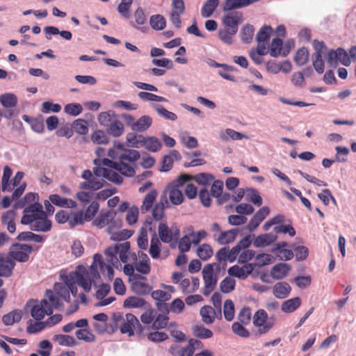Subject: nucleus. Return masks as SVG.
Masks as SVG:
<instances>
[{"label": "nucleus", "instance_id": "obj_45", "mask_svg": "<svg viewBox=\"0 0 356 356\" xmlns=\"http://www.w3.org/2000/svg\"><path fill=\"white\" fill-rule=\"evenodd\" d=\"M197 256L203 261H207L213 255V249L207 243L200 245L197 249Z\"/></svg>", "mask_w": 356, "mask_h": 356}, {"label": "nucleus", "instance_id": "obj_59", "mask_svg": "<svg viewBox=\"0 0 356 356\" xmlns=\"http://www.w3.org/2000/svg\"><path fill=\"white\" fill-rule=\"evenodd\" d=\"M169 198L172 204L175 205H179L184 201V196L181 191L175 187H173L170 190Z\"/></svg>", "mask_w": 356, "mask_h": 356}, {"label": "nucleus", "instance_id": "obj_51", "mask_svg": "<svg viewBox=\"0 0 356 356\" xmlns=\"http://www.w3.org/2000/svg\"><path fill=\"white\" fill-rule=\"evenodd\" d=\"M134 16L135 18V24H132V26L137 29L142 30V28H140L138 26L143 25L147 22V17L144 10L141 7H138L135 10Z\"/></svg>", "mask_w": 356, "mask_h": 356}, {"label": "nucleus", "instance_id": "obj_16", "mask_svg": "<svg viewBox=\"0 0 356 356\" xmlns=\"http://www.w3.org/2000/svg\"><path fill=\"white\" fill-rule=\"evenodd\" d=\"M277 239L274 233H268L258 235L253 241V245L256 248H264L273 244Z\"/></svg>", "mask_w": 356, "mask_h": 356}, {"label": "nucleus", "instance_id": "obj_58", "mask_svg": "<svg viewBox=\"0 0 356 356\" xmlns=\"http://www.w3.org/2000/svg\"><path fill=\"white\" fill-rule=\"evenodd\" d=\"M283 42L278 38L273 39L270 46V55L272 57H277L281 54Z\"/></svg>", "mask_w": 356, "mask_h": 356}, {"label": "nucleus", "instance_id": "obj_57", "mask_svg": "<svg viewBox=\"0 0 356 356\" xmlns=\"http://www.w3.org/2000/svg\"><path fill=\"white\" fill-rule=\"evenodd\" d=\"M69 225L70 227H74L77 225H83L85 221L84 216L81 211L74 212L70 211Z\"/></svg>", "mask_w": 356, "mask_h": 356}, {"label": "nucleus", "instance_id": "obj_20", "mask_svg": "<svg viewBox=\"0 0 356 356\" xmlns=\"http://www.w3.org/2000/svg\"><path fill=\"white\" fill-rule=\"evenodd\" d=\"M113 213L108 211H102L99 215L94 219L92 225L99 229L103 228L106 225L111 226L113 223Z\"/></svg>", "mask_w": 356, "mask_h": 356}, {"label": "nucleus", "instance_id": "obj_47", "mask_svg": "<svg viewBox=\"0 0 356 356\" xmlns=\"http://www.w3.org/2000/svg\"><path fill=\"white\" fill-rule=\"evenodd\" d=\"M193 335L200 339H209L213 336V332L203 325H195L193 327Z\"/></svg>", "mask_w": 356, "mask_h": 356}, {"label": "nucleus", "instance_id": "obj_7", "mask_svg": "<svg viewBox=\"0 0 356 356\" xmlns=\"http://www.w3.org/2000/svg\"><path fill=\"white\" fill-rule=\"evenodd\" d=\"M0 103L4 108V118L10 120L17 116L19 111L17 108V97L13 93H5L0 95Z\"/></svg>", "mask_w": 356, "mask_h": 356}, {"label": "nucleus", "instance_id": "obj_4", "mask_svg": "<svg viewBox=\"0 0 356 356\" xmlns=\"http://www.w3.org/2000/svg\"><path fill=\"white\" fill-rule=\"evenodd\" d=\"M21 223L29 225L30 229L35 232H47L51 228V222L47 218V213H41V216L23 215Z\"/></svg>", "mask_w": 356, "mask_h": 356}, {"label": "nucleus", "instance_id": "obj_15", "mask_svg": "<svg viewBox=\"0 0 356 356\" xmlns=\"http://www.w3.org/2000/svg\"><path fill=\"white\" fill-rule=\"evenodd\" d=\"M152 297L158 301L156 306L161 310L168 312V305L165 302L171 298V294L163 290H156L152 292Z\"/></svg>", "mask_w": 356, "mask_h": 356}, {"label": "nucleus", "instance_id": "obj_55", "mask_svg": "<svg viewBox=\"0 0 356 356\" xmlns=\"http://www.w3.org/2000/svg\"><path fill=\"white\" fill-rule=\"evenodd\" d=\"M83 111V107L79 103H70L64 106V112L72 116H77Z\"/></svg>", "mask_w": 356, "mask_h": 356}, {"label": "nucleus", "instance_id": "obj_2", "mask_svg": "<svg viewBox=\"0 0 356 356\" xmlns=\"http://www.w3.org/2000/svg\"><path fill=\"white\" fill-rule=\"evenodd\" d=\"M129 253L130 243L127 241L109 246L104 251V254L107 257V262L111 263L115 268L120 265L119 259L122 263L128 261Z\"/></svg>", "mask_w": 356, "mask_h": 356}, {"label": "nucleus", "instance_id": "obj_26", "mask_svg": "<svg viewBox=\"0 0 356 356\" xmlns=\"http://www.w3.org/2000/svg\"><path fill=\"white\" fill-rule=\"evenodd\" d=\"M158 193L155 189L150 191L144 197L143 204L140 207V211L145 213L152 209L153 203L156 200Z\"/></svg>", "mask_w": 356, "mask_h": 356}, {"label": "nucleus", "instance_id": "obj_62", "mask_svg": "<svg viewBox=\"0 0 356 356\" xmlns=\"http://www.w3.org/2000/svg\"><path fill=\"white\" fill-rule=\"evenodd\" d=\"M74 131L81 135H86L88 131V122L83 119H76L74 121Z\"/></svg>", "mask_w": 356, "mask_h": 356}, {"label": "nucleus", "instance_id": "obj_42", "mask_svg": "<svg viewBox=\"0 0 356 356\" xmlns=\"http://www.w3.org/2000/svg\"><path fill=\"white\" fill-rule=\"evenodd\" d=\"M19 241H34L35 243H42L44 238L39 234H35L31 232H22L17 237Z\"/></svg>", "mask_w": 356, "mask_h": 356}, {"label": "nucleus", "instance_id": "obj_32", "mask_svg": "<svg viewBox=\"0 0 356 356\" xmlns=\"http://www.w3.org/2000/svg\"><path fill=\"white\" fill-rule=\"evenodd\" d=\"M220 138L223 141H228L229 140H238L248 138V136L234 129H227L220 133Z\"/></svg>", "mask_w": 356, "mask_h": 356}, {"label": "nucleus", "instance_id": "obj_17", "mask_svg": "<svg viewBox=\"0 0 356 356\" xmlns=\"http://www.w3.org/2000/svg\"><path fill=\"white\" fill-rule=\"evenodd\" d=\"M259 0H225L222 5L224 11H229L244 8L252 4Z\"/></svg>", "mask_w": 356, "mask_h": 356}, {"label": "nucleus", "instance_id": "obj_28", "mask_svg": "<svg viewBox=\"0 0 356 356\" xmlns=\"http://www.w3.org/2000/svg\"><path fill=\"white\" fill-rule=\"evenodd\" d=\"M162 147L161 141L155 136H144L143 147L147 150L156 152Z\"/></svg>", "mask_w": 356, "mask_h": 356}, {"label": "nucleus", "instance_id": "obj_8", "mask_svg": "<svg viewBox=\"0 0 356 356\" xmlns=\"http://www.w3.org/2000/svg\"><path fill=\"white\" fill-rule=\"evenodd\" d=\"M275 318H268L266 312L264 309H259L253 316V323L259 327L258 332L260 334L268 332L273 326Z\"/></svg>", "mask_w": 356, "mask_h": 356}, {"label": "nucleus", "instance_id": "obj_5", "mask_svg": "<svg viewBox=\"0 0 356 356\" xmlns=\"http://www.w3.org/2000/svg\"><path fill=\"white\" fill-rule=\"evenodd\" d=\"M113 317L117 323L121 320L123 321L120 328L122 334H127L131 337L134 334V331L138 334H140L143 332V326L134 314H127L125 318H123L120 314H114Z\"/></svg>", "mask_w": 356, "mask_h": 356}, {"label": "nucleus", "instance_id": "obj_9", "mask_svg": "<svg viewBox=\"0 0 356 356\" xmlns=\"http://www.w3.org/2000/svg\"><path fill=\"white\" fill-rule=\"evenodd\" d=\"M350 58V54L341 47L336 50L331 49L327 55V63L332 67H336L339 62L345 66H349L351 63Z\"/></svg>", "mask_w": 356, "mask_h": 356}, {"label": "nucleus", "instance_id": "obj_14", "mask_svg": "<svg viewBox=\"0 0 356 356\" xmlns=\"http://www.w3.org/2000/svg\"><path fill=\"white\" fill-rule=\"evenodd\" d=\"M99 268V267L92 265H91L88 269L83 266H78L74 272H83V274L86 275L84 277L86 281L89 282L90 286L91 287L92 283L100 279V275L98 270Z\"/></svg>", "mask_w": 356, "mask_h": 356}, {"label": "nucleus", "instance_id": "obj_29", "mask_svg": "<svg viewBox=\"0 0 356 356\" xmlns=\"http://www.w3.org/2000/svg\"><path fill=\"white\" fill-rule=\"evenodd\" d=\"M301 302L302 300L299 297L289 299L282 304L281 309L284 313H292L300 306Z\"/></svg>", "mask_w": 356, "mask_h": 356}, {"label": "nucleus", "instance_id": "obj_1", "mask_svg": "<svg viewBox=\"0 0 356 356\" xmlns=\"http://www.w3.org/2000/svg\"><path fill=\"white\" fill-rule=\"evenodd\" d=\"M140 156V152L136 149H124L119 155L118 161L108 159H96L93 163L95 165L106 166L118 170L124 176L131 177L135 175V162Z\"/></svg>", "mask_w": 356, "mask_h": 356}, {"label": "nucleus", "instance_id": "obj_56", "mask_svg": "<svg viewBox=\"0 0 356 356\" xmlns=\"http://www.w3.org/2000/svg\"><path fill=\"white\" fill-rule=\"evenodd\" d=\"M223 313L225 319L231 321L234 318V305L232 300L228 299L224 302Z\"/></svg>", "mask_w": 356, "mask_h": 356}, {"label": "nucleus", "instance_id": "obj_34", "mask_svg": "<svg viewBox=\"0 0 356 356\" xmlns=\"http://www.w3.org/2000/svg\"><path fill=\"white\" fill-rule=\"evenodd\" d=\"M108 232L111 234V239L112 241H120L129 238L134 232L129 229H123L122 231L113 232L111 226H108Z\"/></svg>", "mask_w": 356, "mask_h": 356}, {"label": "nucleus", "instance_id": "obj_48", "mask_svg": "<svg viewBox=\"0 0 356 356\" xmlns=\"http://www.w3.org/2000/svg\"><path fill=\"white\" fill-rule=\"evenodd\" d=\"M22 120L28 122L31 125L32 129L35 132L41 133L43 131L44 124L42 121L36 118H31L27 115H23Z\"/></svg>", "mask_w": 356, "mask_h": 356}, {"label": "nucleus", "instance_id": "obj_10", "mask_svg": "<svg viewBox=\"0 0 356 356\" xmlns=\"http://www.w3.org/2000/svg\"><path fill=\"white\" fill-rule=\"evenodd\" d=\"M215 264H208L204 266L202 270L203 280L204 287L202 293L205 296H208L213 291L216 286L217 278L213 276V266Z\"/></svg>", "mask_w": 356, "mask_h": 356}, {"label": "nucleus", "instance_id": "obj_13", "mask_svg": "<svg viewBox=\"0 0 356 356\" xmlns=\"http://www.w3.org/2000/svg\"><path fill=\"white\" fill-rule=\"evenodd\" d=\"M254 266L252 264H245L243 266L234 265L228 269V273L231 276L244 280L252 273Z\"/></svg>", "mask_w": 356, "mask_h": 356}, {"label": "nucleus", "instance_id": "obj_19", "mask_svg": "<svg viewBox=\"0 0 356 356\" xmlns=\"http://www.w3.org/2000/svg\"><path fill=\"white\" fill-rule=\"evenodd\" d=\"M239 229H232L228 231L221 232L216 241L220 245H226L234 242L238 234H239Z\"/></svg>", "mask_w": 356, "mask_h": 356}, {"label": "nucleus", "instance_id": "obj_43", "mask_svg": "<svg viewBox=\"0 0 356 356\" xmlns=\"http://www.w3.org/2000/svg\"><path fill=\"white\" fill-rule=\"evenodd\" d=\"M145 300L139 297L130 296L125 299L124 301V307L129 308H141L145 305Z\"/></svg>", "mask_w": 356, "mask_h": 356}, {"label": "nucleus", "instance_id": "obj_54", "mask_svg": "<svg viewBox=\"0 0 356 356\" xmlns=\"http://www.w3.org/2000/svg\"><path fill=\"white\" fill-rule=\"evenodd\" d=\"M236 285V281L231 277H226L220 284V291L224 293H228L232 291Z\"/></svg>", "mask_w": 356, "mask_h": 356}, {"label": "nucleus", "instance_id": "obj_31", "mask_svg": "<svg viewBox=\"0 0 356 356\" xmlns=\"http://www.w3.org/2000/svg\"><path fill=\"white\" fill-rule=\"evenodd\" d=\"M132 291L138 295H147L152 291V286L140 280H134L131 282Z\"/></svg>", "mask_w": 356, "mask_h": 356}, {"label": "nucleus", "instance_id": "obj_12", "mask_svg": "<svg viewBox=\"0 0 356 356\" xmlns=\"http://www.w3.org/2000/svg\"><path fill=\"white\" fill-rule=\"evenodd\" d=\"M33 250L31 245L28 244H15L11 248L8 256L13 261L16 260L19 262H25L29 259V254Z\"/></svg>", "mask_w": 356, "mask_h": 356}, {"label": "nucleus", "instance_id": "obj_35", "mask_svg": "<svg viewBox=\"0 0 356 356\" xmlns=\"http://www.w3.org/2000/svg\"><path fill=\"white\" fill-rule=\"evenodd\" d=\"M22 312L21 310H13L2 317V321L6 325H12L18 323L22 319Z\"/></svg>", "mask_w": 356, "mask_h": 356}, {"label": "nucleus", "instance_id": "obj_44", "mask_svg": "<svg viewBox=\"0 0 356 356\" xmlns=\"http://www.w3.org/2000/svg\"><path fill=\"white\" fill-rule=\"evenodd\" d=\"M107 131L114 137H119L124 132V124L120 120H114L109 124Z\"/></svg>", "mask_w": 356, "mask_h": 356}, {"label": "nucleus", "instance_id": "obj_64", "mask_svg": "<svg viewBox=\"0 0 356 356\" xmlns=\"http://www.w3.org/2000/svg\"><path fill=\"white\" fill-rule=\"evenodd\" d=\"M133 0H121L118 6V11L121 15L125 18L130 17L129 10L132 4Z\"/></svg>", "mask_w": 356, "mask_h": 356}, {"label": "nucleus", "instance_id": "obj_61", "mask_svg": "<svg viewBox=\"0 0 356 356\" xmlns=\"http://www.w3.org/2000/svg\"><path fill=\"white\" fill-rule=\"evenodd\" d=\"M254 27L252 25L247 24L242 28L241 33V40L245 43H249L252 41L254 35Z\"/></svg>", "mask_w": 356, "mask_h": 356}, {"label": "nucleus", "instance_id": "obj_27", "mask_svg": "<svg viewBox=\"0 0 356 356\" xmlns=\"http://www.w3.org/2000/svg\"><path fill=\"white\" fill-rule=\"evenodd\" d=\"M152 124V118L149 115H143L137 120L134 128V131L144 132L147 131Z\"/></svg>", "mask_w": 356, "mask_h": 356}, {"label": "nucleus", "instance_id": "obj_37", "mask_svg": "<svg viewBox=\"0 0 356 356\" xmlns=\"http://www.w3.org/2000/svg\"><path fill=\"white\" fill-rule=\"evenodd\" d=\"M218 5V0H207L202 8L201 15L205 18L211 17Z\"/></svg>", "mask_w": 356, "mask_h": 356}, {"label": "nucleus", "instance_id": "obj_50", "mask_svg": "<svg viewBox=\"0 0 356 356\" xmlns=\"http://www.w3.org/2000/svg\"><path fill=\"white\" fill-rule=\"evenodd\" d=\"M24 212V215H33L34 216H41V213H46L43 211L42 205L36 202L26 207Z\"/></svg>", "mask_w": 356, "mask_h": 356}, {"label": "nucleus", "instance_id": "obj_3", "mask_svg": "<svg viewBox=\"0 0 356 356\" xmlns=\"http://www.w3.org/2000/svg\"><path fill=\"white\" fill-rule=\"evenodd\" d=\"M85 276L81 271H72L69 275L61 276V277L65 285L67 286L69 292L76 297L78 293L76 284L82 287L86 293H88L91 290L89 282H87L84 278Z\"/></svg>", "mask_w": 356, "mask_h": 356}, {"label": "nucleus", "instance_id": "obj_18", "mask_svg": "<svg viewBox=\"0 0 356 356\" xmlns=\"http://www.w3.org/2000/svg\"><path fill=\"white\" fill-rule=\"evenodd\" d=\"M49 199L53 204L59 207L72 209L75 208L77 205L75 201L62 197L58 194L50 195Z\"/></svg>", "mask_w": 356, "mask_h": 356}, {"label": "nucleus", "instance_id": "obj_53", "mask_svg": "<svg viewBox=\"0 0 356 356\" xmlns=\"http://www.w3.org/2000/svg\"><path fill=\"white\" fill-rule=\"evenodd\" d=\"M273 29L270 26H263L256 35V40L258 42H264L270 38Z\"/></svg>", "mask_w": 356, "mask_h": 356}, {"label": "nucleus", "instance_id": "obj_21", "mask_svg": "<svg viewBox=\"0 0 356 356\" xmlns=\"http://www.w3.org/2000/svg\"><path fill=\"white\" fill-rule=\"evenodd\" d=\"M291 270V266L286 263H280L275 265L270 271V275L275 280L285 277Z\"/></svg>", "mask_w": 356, "mask_h": 356}, {"label": "nucleus", "instance_id": "obj_41", "mask_svg": "<svg viewBox=\"0 0 356 356\" xmlns=\"http://www.w3.org/2000/svg\"><path fill=\"white\" fill-rule=\"evenodd\" d=\"M53 341L58 342L60 346L72 347L76 345L74 338L70 335L55 334L53 337Z\"/></svg>", "mask_w": 356, "mask_h": 356}, {"label": "nucleus", "instance_id": "obj_49", "mask_svg": "<svg viewBox=\"0 0 356 356\" xmlns=\"http://www.w3.org/2000/svg\"><path fill=\"white\" fill-rule=\"evenodd\" d=\"M168 313L163 314H159L156 317L155 316L154 320L152 323V327L154 330H161L165 328L168 325L169 317Z\"/></svg>", "mask_w": 356, "mask_h": 356}, {"label": "nucleus", "instance_id": "obj_33", "mask_svg": "<svg viewBox=\"0 0 356 356\" xmlns=\"http://www.w3.org/2000/svg\"><path fill=\"white\" fill-rule=\"evenodd\" d=\"M167 204L168 200L166 196H163L159 202L154 205L152 209V216L154 220H160L162 219L164 215L165 205Z\"/></svg>", "mask_w": 356, "mask_h": 356}, {"label": "nucleus", "instance_id": "obj_6", "mask_svg": "<svg viewBox=\"0 0 356 356\" xmlns=\"http://www.w3.org/2000/svg\"><path fill=\"white\" fill-rule=\"evenodd\" d=\"M158 235L161 241L174 248L179 237L180 230L176 226L170 228L166 223L161 222L158 227Z\"/></svg>", "mask_w": 356, "mask_h": 356}, {"label": "nucleus", "instance_id": "obj_60", "mask_svg": "<svg viewBox=\"0 0 356 356\" xmlns=\"http://www.w3.org/2000/svg\"><path fill=\"white\" fill-rule=\"evenodd\" d=\"M214 179V177L209 173H200L192 176V180L195 181L200 185H209Z\"/></svg>", "mask_w": 356, "mask_h": 356}, {"label": "nucleus", "instance_id": "obj_52", "mask_svg": "<svg viewBox=\"0 0 356 356\" xmlns=\"http://www.w3.org/2000/svg\"><path fill=\"white\" fill-rule=\"evenodd\" d=\"M246 200L258 207L262 204V198L259 195V193L254 188H247Z\"/></svg>", "mask_w": 356, "mask_h": 356}, {"label": "nucleus", "instance_id": "obj_40", "mask_svg": "<svg viewBox=\"0 0 356 356\" xmlns=\"http://www.w3.org/2000/svg\"><path fill=\"white\" fill-rule=\"evenodd\" d=\"M152 106L156 111L159 115L165 120L175 121L177 119V115L175 113L168 111L162 105L152 104Z\"/></svg>", "mask_w": 356, "mask_h": 356}, {"label": "nucleus", "instance_id": "obj_24", "mask_svg": "<svg viewBox=\"0 0 356 356\" xmlns=\"http://www.w3.org/2000/svg\"><path fill=\"white\" fill-rule=\"evenodd\" d=\"M17 212L15 210L6 211L1 217L2 223L7 226V229L10 233H14L16 230L15 219Z\"/></svg>", "mask_w": 356, "mask_h": 356}, {"label": "nucleus", "instance_id": "obj_63", "mask_svg": "<svg viewBox=\"0 0 356 356\" xmlns=\"http://www.w3.org/2000/svg\"><path fill=\"white\" fill-rule=\"evenodd\" d=\"M99 209V204L97 201H92L89 207L86 209L84 213V218L86 221L91 220L96 213L98 212Z\"/></svg>", "mask_w": 356, "mask_h": 356}, {"label": "nucleus", "instance_id": "obj_38", "mask_svg": "<svg viewBox=\"0 0 356 356\" xmlns=\"http://www.w3.org/2000/svg\"><path fill=\"white\" fill-rule=\"evenodd\" d=\"M149 24L154 30L161 31L166 26V20L161 15H153L149 18Z\"/></svg>", "mask_w": 356, "mask_h": 356}, {"label": "nucleus", "instance_id": "obj_30", "mask_svg": "<svg viewBox=\"0 0 356 356\" xmlns=\"http://www.w3.org/2000/svg\"><path fill=\"white\" fill-rule=\"evenodd\" d=\"M161 242L156 234L152 237L149 248V253L152 258L154 259L159 258L161 251Z\"/></svg>", "mask_w": 356, "mask_h": 356}, {"label": "nucleus", "instance_id": "obj_11", "mask_svg": "<svg viewBox=\"0 0 356 356\" xmlns=\"http://www.w3.org/2000/svg\"><path fill=\"white\" fill-rule=\"evenodd\" d=\"M31 302L33 305H31V314L36 321H40L45 315H51L53 313V309L47 299H43L40 302L33 300Z\"/></svg>", "mask_w": 356, "mask_h": 356}, {"label": "nucleus", "instance_id": "obj_22", "mask_svg": "<svg viewBox=\"0 0 356 356\" xmlns=\"http://www.w3.org/2000/svg\"><path fill=\"white\" fill-rule=\"evenodd\" d=\"M15 266V263L10 258L6 256L4 258L0 259V276L8 277L12 275L13 270Z\"/></svg>", "mask_w": 356, "mask_h": 356}, {"label": "nucleus", "instance_id": "obj_46", "mask_svg": "<svg viewBox=\"0 0 356 356\" xmlns=\"http://www.w3.org/2000/svg\"><path fill=\"white\" fill-rule=\"evenodd\" d=\"M309 60V51L306 47L299 49L294 56V62L298 66L304 65Z\"/></svg>", "mask_w": 356, "mask_h": 356}, {"label": "nucleus", "instance_id": "obj_36", "mask_svg": "<svg viewBox=\"0 0 356 356\" xmlns=\"http://www.w3.org/2000/svg\"><path fill=\"white\" fill-rule=\"evenodd\" d=\"M200 315L204 323L211 324L215 320L216 311L212 307L205 305L201 308Z\"/></svg>", "mask_w": 356, "mask_h": 356}, {"label": "nucleus", "instance_id": "obj_23", "mask_svg": "<svg viewBox=\"0 0 356 356\" xmlns=\"http://www.w3.org/2000/svg\"><path fill=\"white\" fill-rule=\"evenodd\" d=\"M241 19V15L237 12L225 15L223 17V24L229 28L234 33H237L238 26Z\"/></svg>", "mask_w": 356, "mask_h": 356}, {"label": "nucleus", "instance_id": "obj_39", "mask_svg": "<svg viewBox=\"0 0 356 356\" xmlns=\"http://www.w3.org/2000/svg\"><path fill=\"white\" fill-rule=\"evenodd\" d=\"M126 139L129 146L133 148H140L143 147L144 136L135 133H129Z\"/></svg>", "mask_w": 356, "mask_h": 356}, {"label": "nucleus", "instance_id": "obj_25", "mask_svg": "<svg viewBox=\"0 0 356 356\" xmlns=\"http://www.w3.org/2000/svg\"><path fill=\"white\" fill-rule=\"evenodd\" d=\"M291 291V286L286 282H278L273 286V294L280 299L286 298L290 294Z\"/></svg>", "mask_w": 356, "mask_h": 356}]
</instances>
